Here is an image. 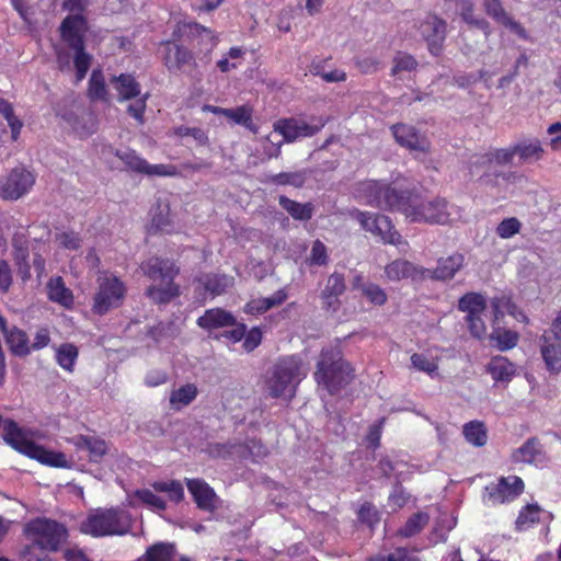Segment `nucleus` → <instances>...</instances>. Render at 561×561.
Listing matches in <instances>:
<instances>
[{
    "label": "nucleus",
    "mask_w": 561,
    "mask_h": 561,
    "mask_svg": "<svg viewBox=\"0 0 561 561\" xmlns=\"http://www.w3.org/2000/svg\"><path fill=\"white\" fill-rule=\"evenodd\" d=\"M522 227L520 221L515 218H506L502 220L496 227V233L503 239H508L519 232Z\"/></svg>",
    "instance_id": "obj_52"
},
{
    "label": "nucleus",
    "mask_w": 561,
    "mask_h": 561,
    "mask_svg": "<svg viewBox=\"0 0 561 561\" xmlns=\"http://www.w3.org/2000/svg\"><path fill=\"white\" fill-rule=\"evenodd\" d=\"M417 61L414 59L412 55L405 53H398L393 57V67L391 69V75L397 76L402 71H412L416 68Z\"/></svg>",
    "instance_id": "obj_50"
},
{
    "label": "nucleus",
    "mask_w": 561,
    "mask_h": 561,
    "mask_svg": "<svg viewBox=\"0 0 561 561\" xmlns=\"http://www.w3.org/2000/svg\"><path fill=\"white\" fill-rule=\"evenodd\" d=\"M486 302L482 295L477 293H468L459 299V310L467 313V316L482 313L485 310Z\"/></svg>",
    "instance_id": "obj_41"
},
{
    "label": "nucleus",
    "mask_w": 561,
    "mask_h": 561,
    "mask_svg": "<svg viewBox=\"0 0 561 561\" xmlns=\"http://www.w3.org/2000/svg\"><path fill=\"white\" fill-rule=\"evenodd\" d=\"M287 298L283 290L276 291L272 297L253 299L247 304L244 310L248 313H263L268 309L282 305Z\"/></svg>",
    "instance_id": "obj_33"
},
{
    "label": "nucleus",
    "mask_w": 561,
    "mask_h": 561,
    "mask_svg": "<svg viewBox=\"0 0 561 561\" xmlns=\"http://www.w3.org/2000/svg\"><path fill=\"white\" fill-rule=\"evenodd\" d=\"M197 324L206 330H215L236 324L234 317L224 309H209L198 318Z\"/></svg>",
    "instance_id": "obj_26"
},
{
    "label": "nucleus",
    "mask_w": 561,
    "mask_h": 561,
    "mask_svg": "<svg viewBox=\"0 0 561 561\" xmlns=\"http://www.w3.org/2000/svg\"><path fill=\"white\" fill-rule=\"evenodd\" d=\"M323 126L324 122L319 125H310L296 118H283L275 122L273 128L276 134L283 136L284 141L293 142L299 138L316 135Z\"/></svg>",
    "instance_id": "obj_14"
},
{
    "label": "nucleus",
    "mask_w": 561,
    "mask_h": 561,
    "mask_svg": "<svg viewBox=\"0 0 561 561\" xmlns=\"http://www.w3.org/2000/svg\"><path fill=\"white\" fill-rule=\"evenodd\" d=\"M12 285V271L5 260H0V289L7 293Z\"/></svg>",
    "instance_id": "obj_63"
},
{
    "label": "nucleus",
    "mask_w": 561,
    "mask_h": 561,
    "mask_svg": "<svg viewBox=\"0 0 561 561\" xmlns=\"http://www.w3.org/2000/svg\"><path fill=\"white\" fill-rule=\"evenodd\" d=\"M69 442L77 450L88 451L90 461L95 463L100 462L108 453V444L98 436L76 435Z\"/></svg>",
    "instance_id": "obj_23"
},
{
    "label": "nucleus",
    "mask_w": 561,
    "mask_h": 561,
    "mask_svg": "<svg viewBox=\"0 0 561 561\" xmlns=\"http://www.w3.org/2000/svg\"><path fill=\"white\" fill-rule=\"evenodd\" d=\"M163 60L170 71H182L185 66L194 64L193 54L174 39L164 43Z\"/></svg>",
    "instance_id": "obj_22"
},
{
    "label": "nucleus",
    "mask_w": 561,
    "mask_h": 561,
    "mask_svg": "<svg viewBox=\"0 0 561 561\" xmlns=\"http://www.w3.org/2000/svg\"><path fill=\"white\" fill-rule=\"evenodd\" d=\"M175 134L180 137L190 136L201 146L206 145L208 141L206 133L199 127L180 126L175 129Z\"/></svg>",
    "instance_id": "obj_55"
},
{
    "label": "nucleus",
    "mask_w": 561,
    "mask_h": 561,
    "mask_svg": "<svg viewBox=\"0 0 561 561\" xmlns=\"http://www.w3.org/2000/svg\"><path fill=\"white\" fill-rule=\"evenodd\" d=\"M351 216L359 222L360 227L365 231L380 237L385 243L393 245L407 244L387 216L375 215L367 211H360L358 209H354L351 213Z\"/></svg>",
    "instance_id": "obj_9"
},
{
    "label": "nucleus",
    "mask_w": 561,
    "mask_h": 561,
    "mask_svg": "<svg viewBox=\"0 0 561 561\" xmlns=\"http://www.w3.org/2000/svg\"><path fill=\"white\" fill-rule=\"evenodd\" d=\"M411 363L415 369L427 373L428 375H432L438 368L437 364L424 354H413L411 356Z\"/></svg>",
    "instance_id": "obj_54"
},
{
    "label": "nucleus",
    "mask_w": 561,
    "mask_h": 561,
    "mask_svg": "<svg viewBox=\"0 0 561 561\" xmlns=\"http://www.w3.org/2000/svg\"><path fill=\"white\" fill-rule=\"evenodd\" d=\"M198 391L195 385L186 383L176 390H173L170 394V404L172 409L180 410L183 407L188 405L195 400Z\"/></svg>",
    "instance_id": "obj_36"
},
{
    "label": "nucleus",
    "mask_w": 561,
    "mask_h": 561,
    "mask_svg": "<svg viewBox=\"0 0 561 561\" xmlns=\"http://www.w3.org/2000/svg\"><path fill=\"white\" fill-rule=\"evenodd\" d=\"M224 116L237 125L244 126L253 131L255 127L252 122V108L247 105L238 106L234 108H227Z\"/></svg>",
    "instance_id": "obj_42"
},
{
    "label": "nucleus",
    "mask_w": 561,
    "mask_h": 561,
    "mask_svg": "<svg viewBox=\"0 0 561 561\" xmlns=\"http://www.w3.org/2000/svg\"><path fill=\"white\" fill-rule=\"evenodd\" d=\"M35 183L34 175L24 168H14L0 184V197L16 201L25 195Z\"/></svg>",
    "instance_id": "obj_11"
},
{
    "label": "nucleus",
    "mask_w": 561,
    "mask_h": 561,
    "mask_svg": "<svg viewBox=\"0 0 561 561\" xmlns=\"http://www.w3.org/2000/svg\"><path fill=\"white\" fill-rule=\"evenodd\" d=\"M356 66L363 73H374L379 69L380 61L376 57L367 56L357 59Z\"/></svg>",
    "instance_id": "obj_64"
},
{
    "label": "nucleus",
    "mask_w": 561,
    "mask_h": 561,
    "mask_svg": "<svg viewBox=\"0 0 561 561\" xmlns=\"http://www.w3.org/2000/svg\"><path fill=\"white\" fill-rule=\"evenodd\" d=\"M186 484L199 508L208 512L216 508L217 496L206 482L199 479H191L187 480Z\"/></svg>",
    "instance_id": "obj_24"
},
{
    "label": "nucleus",
    "mask_w": 561,
    "mask_h": 561,
    "mask_svg": "<svg viewBox=\"0 0 561 561\" xmlns=\"http://www.w3.org/2000/svg\"><path fill=\"white\" fill-rule=\"evenodd\" d=\"M357 195L373 207L402 213L411 222L446 225L450 221L444 198H427L415 190L369 180L358 184Z\"/></svg>",
    "instance_id": "obj_1"
},
{
    "label": "nucleus",
    "mask_w": 561,
    "mask_h": 561,
    "mask_svg": "<svg viewBox=\"0 0 561 561\" xmlns=\"http://www.w3.org/2000/svg\"><path fill=\"white\" fill-rule=\"evenodd\" d=\"M346 284L343 274H331L320 293L322 308L325 311L336 312L341 307L340 297L344 294Z\"/></svg>",
    "instance_id": "obj_19"
},
{
    "label": "nucleus",
    "mask_w": 561,
    "mask_h": 561,
    "mask_svg": "<svg viewBox=\"0 0 561 561\" xmlns=\"http://www.w3.org/2000/svg\"><path fill=\"white\" fill-rule=\"evenodd\" d=\"M397 144L412 151L430 152L431 142L425 134H421L414 126L398 123L390 127Z\"/></svg>",
    "instance_id": "obj_13"
},
{
    "label": "nucleus",
    "mask_w": 561,
    "mask_h": 561,
    "mask_svg": "<svg viewBox=\"0 0 561 561\" xmlns=\"http://www.w3.org/2000/svg\"><path fill=\"white\" fill-rule=\"evenodd\" d=\"M370 561H421L417 557L411 554L407 549L399 548L387 556H378Z\"/></svg>",
    "instance_id": "obj_57"
},
{
    "label": "nucleus",
    "mask_w": 561,
    "mask_h": 561,
    "mask_svg": "<svg viewBox=\"0 0 561 561\" xmlns=\"http://www.w3.org/2000/svg\"><path fill=\"white\" fill-rule=\"evenodd\" d=\"M541 354L547 368L558 374L561 370V340L552 339L545 333L541 336Z\"/></svg>",
    "instance_id": "obj_25"
},
{
    "label": "nucleus",
    "mask_w": 561,
    "mask_h": 561,
    "mask_svg": "<svg viewBox=\"0 0 561 561\" xmlns=\"http://www.w3.org/2000/svg\"><path fill=\"white\" fill-rule=\"evenodd\" d=\"M60 31L62 39L75 51L73 65L79 82L85 77L92 61V56L84 50L85 21L82 15H69L62 21Z\"/></svg>",
    "instance_id": "obj_7"
},
{
    "label": "nucleus",
    "mask_w": 561,
    "mask_h": 561,
    "mask_svg": "<svg viewBox=\"0 0 561 561\" xmlns=\"http://www.w3.org/2000/svg\"><path fill=\"white\" fill-rule=\"evenodd\" d=\"M56 241L60 247L67 250L76 251L80 249L82 240L79 233L75 231H64L56 234Z\"/></svg>",
    "instance_id": "obj_53"
},
{
    "label": "nucleus",
    "mask_w": 561,
    "mask_h": 561,
    "mask_svg": "<svg viewBox=\"0 0 561 561\" xmlns=\"http://www.w3.org/2000/svg\"><path fill=\"white\" fill-rule=\"evenodd\" d=\"M174 41H184L194 44L197 38L205 37V51L209 53L216 45V38L211 30L195 22H179L172 33Z\"/></svg>",
    "instance_id": "obj_16"
},
{
    "label": "nucleus",
    "mask_w": 561,
    "mask_h": 561,
    "mask_svg": "<svg viewBox=\"0 0 561 561\" xmlns=\"http://www.w3.org/2000/svg\"><path fill=\"white\" fill-rule=\"evenodd\" d=\"M201 282L205 290H207L211 296H218L232 286L233 278L228 277L227 275L213 274L205 275Z\"/></svg>",
    "instance_id": "obj_38"
},
{
    "label": "nucleus",
    "mask_w": 561,
    "mask_h": 561,
    "mask_svg": "<svg viewBox=\"0 0 561 561\" xmlns=\"http://www.w3.org/2000/svg\"><path fill=\"white\" fill-rule=\"evenodd\" d=\"M465 265V256L461 253H453L449 256L440 257L437 261V265L435 268H425L424 272V280H450L454 278L456 273L460 271Z\"/></svg>",
    "instance_id": "obj_17"
},
{
    "label": "nucleus",
    "mask_w": 561,
    "mask_h": 561,
    "mask_svg": "<svg viewBox=\"0 0 561 561\" xmlns=\"http://www.w3.org/2000/svg\"><path fill=\"white\" fill-rule=\"evenodd\" d=\"M430 516L427 513L419 512L413 514L405 524L398 530V535L403 538H410L419 533L428 524Z\"/></svg>",
    "instance_id": "obj_39"
},
{
    "label": "nucleus",
    "mask_w": 561,
    "mask_h": 561,
    "mask_svg": "<svg viewBox=\"0 0 561 561\" xmlns=\"http://www.w3.org/2000/svg\"><path fill=\"white\" fill-rule=\"evenodd\" d=\"M47 295L49 300L69 307L73 301L72 293L66 287L60 276L53 277L47 283Z\"/></svg>",
    "instance_id": "obj_31"
},
{
    "label": "nucleus",
    "mask_w": 561,
    "mask_h": 561,
    "mask_svg": "<svg viewBox=\"0 0 561 561\" xmlns=\"http://www.w3.org/2000/svg\"><path fill=\"white\" fill-rule=\"evenodd\" d=\"M131 528L128 512L119 508H98L81 523L80 530L93 537L122 536Z\"/></svg>",
    "instance_id": "obj_6"
},
{
    "label": "nucleus",
    "mask_w": 561,
    "mask_h": 561,
    "mask_svg": "<svg viewBox=\"0 0 561 561\" xmlns=\"http://www.w3.org/2000/svg\"><path fill=\"white\" fill-rule=\"evenodd\" d=\"M482 5L484 12L496 23L505 26L518 37L528 39L527 31L510 15L500 0H483Z\"/></svg>",
    "instance_id": "obj_20"
},
{
    "label": "nucleus",
    "mask_w": 561,
    "mask_h": 561,
    "mask_svg": "<svg viewBox=\"0 0 561 561\" xmlns=\"http://www.w3.org/2000/svg\"><path fill=\"white\" fill-rule=\"evenodd\" d=\"M135 497L138 499L144 505H147L157 511H164L167 507L165 501L156 495L149 489H140L135 491Z\"/></svg>",
    "instance_id": "obj_48"
},
{
    "label": "nucleus",
    "mask_w": 561,
    "mask_h": 561,
    "mask_svg": "<svg viewBox=\"0 0 561 561\" xmlns=\"http://www.w3.org/2000/svg\"><path fill=\"white\" fill-rule=\"evenodd\" d=\"M278 134L275 131L270 134L265 139L264 153L268 158H276L280 153V148L284 139H277Z\"/></svg>",
    "instance_id": "obj_58"
},
{
    "label": "nucleus",
    "mask_w": 561,
    "mask_h": 561,
    "mask_svg": "<svg viewBox=\"0 0 561 561\" xmlns=\"http://www.w3.org/2000/svg\"><path fill=\"white\" fill-rule=\"evenodd\" d=\"M243 337V348L247 352H251L260 345L262 341V332L259 328H253L247 334H244Z\"/></svg>",
    "instance_id": "obj_62"
},
{
    "label": "nucleus",
    "mask_w": 561,
    "mask_h": 561,
    "mask_svg": "<svg viewBox=\"0 0 561 561\" xmlns=\"http://www.w3.org/2000/svg\"><path fill=\"white\" fill-rule=\"evenodd\" d=\"M307 171L296 172H282L271 176V182L277 185H291L294 187H301L307 180Z\"/></svg>",
    "instance_id": "obj_44"
},
{
    "label": "nucleus",
    "mask_w": 561,
    "mask_h": 561,
    "mask_svg": "<svg viewBox=\"0 0 561 561\" xmlns=\"http://www.w3.org/2000/svg\"><path fill=\"white\" fill-rule=\"evenodd\" d=\"M518 334L511 330L494 329L490 335L491 341L495 342V346L500 351L513 348L518 342Z\"/></svg>",
    "instance_id": "obj_43"
},
{
    "label": "nucleus",
    "mask_w": 561,
    "mask_h": 561,
    "mask_svg": "<svg viewBox=\"0 0 561 561\" xmlns=\"http://www.w3.org/2000/svg\"><path fill=\"white\" fill-rule=\"evenodd\" d=\"M310 261L316 265H325L328 262L327 247L319 240L312 244Z\"/></svg>",
    "instance_id": "obj_60"
},
{
    "label": "nucleus",
    "mask_w": 561,
    "mask_h": 561,
    "mask_svg": "<svg viewBox=\"0 0 561 561\" xmlns=\"http://www.w3.org/2000/svg\"><path fill=\"white\" fill-rule=\"evenodd\" d=\"M107 89L101 70H93L89 80V96L92 100H105Z\"/></svg>",
    "instance_id": "obj_47"
},
{
    "label": "nucleus",
    "mask_w": 561,
    "mask_h": 561,
    "mask_svg": "<svg viewBox=\"0 0 561 561\" xmlns=\"http://www.w3.org/2000/svg\"><path fill=\"white\" fill-rule=\"evenodd\" d=\"M152 489L156 492L167 493L169 499L175 503H179L184 495L183 486L179 481H156L151 483Z\"/></svg>",
    "instance_id": "obj_45"
},
{
    "label": "nucleus",
    "mask_w": 561,
    "mask_h": 561,
    "mask_svg": "<svg viewBox=\"0 0 561 561\" xmlns=\"http://www.w3.org/2000/svg\"><path fill=\"white\" fill-rule=\"evenodd\" d=\"M540 508L537 505H527L516 519V527L519 530L526 529L529 525L539 520Z\"/></svg>",
    "instance_id": "obj_51"
},
{
    "label": "nucleus",
    "mask_w": 561,
    "mask_h": 561,
    "mask_svg": "<svg viewBox=\"0 0 561 561\" xmlns=\"http://www.w3.org/2000/svg\"><path fill=\"white\" fill-rule=\"evenodd\" d=\"M317 382L330 393H336L354 378L353 369L336 347L323 348L314 373Z\"/></svg>",
    "instance_id": "obj_4"
},
{
    "label": "nucleus",
    "mask_w": 561,
    "mask_h": 561,
    "mask_svg": "<svg viewBox=\"0 0 561 561\" xmlns=\"http://www.w3.org/2000/svg\"><path fill=\"white\" fill-rule=\"evenodd\" d=\"M466 322L472 336L480 339L485 334L486 328L481 319V313L466 316Z\"/></svg>",
    "instance_id": "obj_59"
},
{
    "label": "nucleus",
    "mask_w": 561,
    "mask_h": 561,
    "mask_svg": "<svg viewBox=\"0 0 561 561\" xmlns=\"http://www.w3.org/2000/svg\"><path fill=\"white\" fill-rule=\"evenodd\" d=\"M422 38L426 42L428 51L438 56L443 48L447 35V23L437 15H427L419 25Z\"/></svg>",
    "instance_id": "obj_12"
},
{
    "label": "nucleus",
    "mask_w": 561,
    "mask_h": 561,
    "mask_svg": "<svg viewBox=\"0 0 561 561\" xmlns=\"http://www.w3.org/2000/svg\"><path fill=\"white\" fill-rule=\"evenodd\" d=\"M466 440L473 446L482 447L486 444L488 432L485 425L480 421H471L463 425L462 428Z\"/></svg>",
    "instance_id": "obj_35"
},
{
    "label": "nucleus",
    "mask_w": 561,
    "mask_h": 561,
    "mask_svg": "<svg viewBox=\"0 0 561 561\" xmlns=\"http://www.w3.org/2000/svg\"><path fill=\"white\" fill-rule=\"evenodd\" d=\"M115 156L119 158L125 165L137 172L147 175H174L176 174L175 167L173 165H164V164H149L145 159L140 158L133 150L127 151H115Z\"/></svg>",
    "instance_id": "obj_15"
},
{
    "label": "nucleus",
    "mask_w": 561,
    "mask_h": 561,
    "mask_svg": "<svg viewBox=\"0 0 561 561\" xmlns=\"http://www.w3.org/2000/svg\"><path fill=\"white\" fill-rule=\"evenodd\" d=\"M542 456V446L537 437H531L513 453L516 462L531 463Z\"/></svg>",
    "instance_id": "obj_32"
},
{
    "label": "nucleus",
    "mask_w": 561,
    "mask_h": 561,
    "mask_svg": "<svg viewBox=\"0 0 561 561\" xmlns=\"http://www.w3.org/2000/svg\"><path fill=\"white\" fill-rule=\"evenodd\" d=\"M148 94L146 93L139 99H136L131 104L128 105L127 112L130 116L137 119L139 123L144 122V112L146 110Z\"/></svg>",
    "instance_id": "obj_61"
},
{
    "label": "nucleus",
    "mask_w": 561,
    "mask_h": 561,
    "mask_svg": "<svg viewBox=\"0 0 561 561\" xmlns=\"http://www.w3.org/2000/svg\"><path fill=\"white\" fill-rule=\"evenodd\" d=\"M141 271L151 279L161 278L165 282L164 286L151 285L146 289V295L154 304H169L172 299L180 296V288L173 282L179 273V267L174 262L168 259L151 257L140 265Z\"/></svg>",
    "instance_id": "obj_5"
},
{
    "label": "nucleus",
    "mask_w": 561,
    "mask_h": 561,
    "mask_svg": "<svg viewBox=\"0 0 561 561\" xmlns=\"http://www.w3.org/2000/svg\"><path fill=\"white\" fill-rule=\"evenodd\" d=\"M488 371L495 381L508 382L515 375L516 368L506 357H493L488 364Z\"/></svg>",
    "instance_id": "obj_30"
},
{
    "label": "nucleus",
    "mask_w": 561,
    "mask_h": 561,
    "mask_svg": "<svg viewBox=\"0 0 561 561\" xmlns=\"http://www.w3.org/2000/svg\"><path fill=\"white\" fill-rule=\"evenodd\" d=\"M78 357V348L70 343H65L57 350L56 358L58 364L66 370L72 371Z\"/></svg>",
    "instance_id": "obj_46"
},
{
    "label": "nucleus",
    "mask_w": 561,
    "mask_h": 561,
    "mask_svg": "<svg viewBox=\"0 0 561 561\" xmlns=\"http://www.w3.org/2000/svg\"><path fill=\"white\" fill-rule=\"evenodd\" d=\"M5 341L14 355L25 356L30 353L26 333L16 327L11 328L10 333L5 336Z\"/></svg>",
    "instance_id": "obj_40"
},
{
    "label": "nucleus",
    "mask_w": 561,
    "mask_h": 561,
    "mask_svg": "<svg viewBox=\"0 0 561 561\" xmlns=\"http://www.w3.org/2000/svg\"><path fill=\"white\" fill-rule=\"evenodd\" d=\"M456 5L461 19L467 24L481 30L486 37L491 34L490 23L485 19L474 15L476 3L473 0H457Z\"/></svg>",
    "instance_id": "obj_28"
},
{
    "label": "nucleus",
    "mask_w": 561,
    "mask_h": 561,
    "mask_svg": "<svg viewBox=\"0 0 561 561\" xmlns=\"http://www.w3.org/2000/svg\"><path fill=\"white\" fill-rule=\"evenodd\" d=\"M307 373L306 365L298 356L283 357L266 373V392L272 398H291L296 387L307 376Z\"/></svg>",
    "instance_id": "obj_2"
},
{
    "label": "nucleus",
    "mask_w": 561,
    "mask_h": 561,
    "mask_svg": "<svg viewBox=\"0 0 561 561\" xmlns=\"http://www.w3.org/2000/svg\"><path fill=\"white\" fill-rule=\"evenodd\" d=\"M385 275L390 282L410 278L413 282H423V266L415 265L407 260H394L385 266Z\"/></svg>",
    "instance_id": "obj_21"
},
{
    "label": "nucleus",
    "mask_w": 561,
    "mask_h": 561,
    "mask_svg": "<svg viewBox=\"0 0 561 561\" xmlns=\"http://www.w3.org/2000/svg\"><path fill=\"white\" fill-rule=\"evenodd\" d=\"M360 293L374 305L382 306L387 301L385 290L376 284L368 283L360 285Z\"/></svg>",
    "instance_id": "obj_49"
},
{
    "label": "nucleus",
    "mask_w": 561,
    "mask_h": 561,
    "mask_svg": "<svg viewBox=\"0 0 561 561\" xmlns=\"http://www.w3.org/2000/svg\"><path fill=\"white\" fill-rule=\"evenodd\" d=\"M110 82L117 92L118 101L121 102L131 100L140 95V84L131 75L121 73L119 76H114L111 78Z\"/></svg>",
    "instance_id": "obj_27"
},
{
    "label": "nucleus",
    "mask_w": 561,
    "mask_h": 561,
    "mask_svg": "<svg viewBox=\"0 0 561 561\" xmlns=\"http://www.w3.org/2000/svg\"><path fill=\"white\" fill-rule=\"evenodd\" d=\"M2 427V437L7 444L19 453L35 459L44 465L58 468L68 467L66 456L62 453H54L45 449L41 445L27 439L26 432L12 420H2L0 416V428Z\"/></svg>",
    "instance_id": "obj_3"
},
{
    "label": "nucleus",
    "mask_w": 561,
    "mask_h": 561,
    "mask_svg": "<svg viewBox=\"0 0 561 561\" xmlns=\"http://www.w3.org/2000/svg\"><path fill=\"white\" fill-rule=\"evenodd\" d=\"M358 517L363 523H366L371 528L380 519L377 508L370 503H365L362 505L358 512Z\"/></svg>",
    "instance_id": "obj_56"
},
{
    "label": "nucleus",
    "mask_w": 561,
    "mask_h": 561,
    "mask_svg": "<svg viewBox=\"0 0 561 561\" xmlns=\"http://www.w3.org/2000/svg\"><path fill=\"white\" fill-rule=\"evenodd\" d=\"M175 554V546L168 542H158L150 546L140 561H172Z\"/></svg>",
    "instance_id": "obj_37"
},
{
    "label": "nucleus",
    "mask_w": 561,
    "mask_h": 561,
    "mask_svg": "<svg viewBox=\"0 0 561 561\" xmlns=\"http://www.w3.org/2000/svg\"><path fill=\"white\" fill-rule=\"evenodd\" d=\"M524 482L519 477L501 478L496 484L485 488L486 497L492 503H504L520 494Z\"/></svg>",
    "instance_id": "obj_18"
},
{
    "label": "nucleus",
    "mask_w": 561,
    "mask_h": 561,
    "mask_svg": "<svg viewBox=\"0 0 561 561\" xmlns=\"http://www.w3.org/2000/svg\"><path fill=\"white\" fill-rule=\"evenodd\" d=\"M124 295L125 286L117 277H100L92 310L94 313L104 314L110 309L118 307L123 301Z\"/></svg>",
    "instance_id": "obj_10"
},
{
    "label": "nucleus",
    "mask_w": 561,
    "mask_h": 561,
    "mask_svg": "<svg viewBox=\"0 0 561 561\" xmlns=\"http://www.w3.org/2000/svg\"><path fill=\"white\" fill-rule=\"evenodd\" d=\"M515 156L519 157L522 163H531L541 159L543 149L539 140L523 141L514 146Z\"/></svg>",
    "instance_id": "obj_34"
},
{
    "label": "nucleus",
    "mask_w": 561,
    "mask_h": 561,
    "mask_svg": "<svg viewBox=\"0 0 561 561\" xmlns=\"http://www.w3.org/2000/svg\"><path fill=\"white\" fill-rule=\"evenodd\" d=\"M278 203L295 220L307 221L312 218L314 213L312 203H298L284 195L279 196Z\"/></svg>",
    "instance_id": "obj_29"
},
{
    "label": "nucleus",
    "mask_w": 561,
    "mask_h": 561,
    "mask_svg": "<svg viewBox=\"0 0 561 561\" xmlns=\"http://www.w3.org/2000/svg\"><path fill=\"white\" fill-rule=\"evenodd\" d=\"M24 531L34 545L47 551H57L68 537L65 525L46 517L30 520Z\"/></svg>",
    "instance_id": "obj_8"
}]
</instances>
